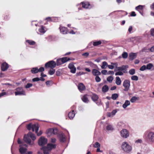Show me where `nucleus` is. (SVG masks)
Here are the masks:
<instances>
[{
  "instance_id": "b1692460",
  "label": "nucleus",
  "mask_w": 154,
  "mask_h": 154,
  "mask_svg": "<svg viewBox=\"0 0 154 154\" xmlns=\"http://www.w3.org/2000/svg\"><path fill=\"white\" fill-rule=\"evenodd\" d=\"M53 131V129L49 128L48 129L46 132L48 136L49 137L51 135H53L52 131Z\"/></svg>"
},
{
  "instance_id": "13d9d810",
  "label": "nucleus",
  "mask_w": 154,
  "mask_h": 154,
  "mask_svg": "<svg viewBox=\"0 0 154 154\" xmlns=\"http://www.w3.org/2000/svg\"><path fill=\"white\" fill-rule=\"evenodd\" d=\"M27 129L29 130H30L32 128V125L31 123L28 125L27 126Z\"/></svg>"
},
{
  "instance_id": "bb28decb",
  "label": "nucleus",
  "mask_w": 154,
  "mask_h": 154,
  "mask_svg": "<svg viewBox=\"0 0 154 154\" xmlns=\"http://www.w3.org/2000/svg\"><path fill=\"white\" fill-rule=\"evenodd\" d=\"M28 136H29L33 140H34L36 139L35 134L31 132H29L28 133Z\"/></svg>"
},
{
  "instance_id": "2eb2a0df",
  "label": "nucleus",
  "mask_w": 154,
  "mask_h": 154,
  "mask_svg": "<svg viewBox=\"0 0 154 154\" xmlns=\"http://www.w3.org/2000/svg\"><path fill=\"white\" fill-rule=\"evenodd\" d=\"M89 95L88 94H85L84 95L82 98V101L85 103H88L89 102V100L88 99V97Z\"/></svg>"
},
{
  "instance_id": "2f4dec72",
  "label": "nucleus",
  "mask_w": 154,
  "mask_h": 154,
  "mask_svg": "<svg viewBox=\"0 0 154 154\" xmlns=\"http://www.w3.org/2000/svg\"><path fill=\"white\" fill-rule=\"evenodd\" d=\"M107 66V63L105 61H104L102 62V65L101 66L102 69H105L106 68Z\"/></svg>"
},
{
  "instance_id": "f8f14e48",
  "label": "nucleus",
  "mask_w": 154,
  "mask_h": 154,
  "mask_svg": "<svg viewBox=\"0 0 154 154\" xmlns=\"http://www.w3.org/2000/svg\"><path fill=\"white\" fill-rule=\"evenodd\" d=\"M9 67L8 64L6 62L3 63L1 65V70L3 71H6Z\"/></svg>"
},
{
  "instance_id": "09e8293b",
  "label": "nucleus",
  "mask_w": 154,
  "mask_h": 154,
  "mask_svg": "<svg viewBox=\"0 0 154 154\" xmlns=\"http://www.w3.org/2000/svg\"><path fill=\"white\" fill-rule=\"evenodd\" d=\"M55 70L54 69H52V70H50L49 71V74L51 75H53L55 73Z\"/></svg>"
},
{
  "instance_id": "cd10ccee",
  "label": "nucleus",
  "mask_w": 154,
  "mask_h": 154,
  "mask_svg": "<svg viewBox=\"0 0 154 154\" xmlns=\"http://www.w3.org/2000/svg\"><path fill=\"white\" fill-rule=\"evenodd\" d=\"M75 113L74 111L70 112L68 114V116L70 119H72L75 116Z\"/></svg>"
},
{
  "instance_id": "412c9836",
  "label": "nucleus",
  "mask_w": 154,
  "mask_h": 154,
  "mask_svg": "<svg viewBox=\"0 0 154 154\" xmlns=\"http://www.w3.org/2000/svg\"><path fill=\"white\" fill-rule=\"evenodd\" d=\"M32 128L33 131L35 130V133H37L39 128L38 125L36 124H33L32 125Z\"/></svg>"
},
{
  "instance_id": "e433bc0d",
  "label": "nucleus",
  "mask_w": 154,
  "mask_h": 154,
  "mask_svg": "<svg viewBox=\"0 0 154 154\" xmlns=\"http://www.w3.org/2000/svg\"><path fill=\"white\" fill-rule=\"evenodd\" d=\"M101 43V42L100 41L94 42L93 45L94 46H98Z\"/></svg>"
},
{
  "instance_id": "f704fd0d",
  "label": "nucleus",
  "mask_w": 154,
  "mask_h": 154,
  "mask_svg": "<svg viewBox=\"0 0 154 154\" xmlns=\"http://www.w3.org/2000/svg\"><path fill=\"white\" fill-rule=\"evenodd\" d=\"M82 7L85 8H88L89 6L90 5V4L88 3L82 2Z\"/></svg>"
},
{
  "instance_id": "0e129e2a",
  "label": "nucleus",
  "mask_w": 154,
  "mask_h": 154,
  "mask_svg": "<svg viewBox=\"0 0 154 154\" xmlns=\"http://www.w3.org/2000/svg\"><path fill=\"white\" fill-rule=\"evenodd\" d=\"M116 112L117 111L116 110H114L111 112V113L112 114V115L113 116L115 115Z\"/></svg>"
},
{
  "instance_id": "7c9ffc66",
  "label": "nucleus",
  "mask_w": 154,
  "mask_h": 154,
  "mask_svg": "<svg viewBox=\"0 0 154 154\" xmlns=\"http://www.w3.org/2000/svg\"><path fill=\"white\" fill-rule=\"evenodd\" d=\"M56 65L60 66L63 64L61 58L58 59L57 60Z\"/></svg>"
},
{
  "instance_id": "052dcab7",
  "label": "nucleus",
  "mask_w": 154,
  "mask_h": 154,
  "mask_svg": "<svg viewBox=\"0 0 154 154\" xmlns=\"http://www.w3.org/2000/svg\"><path fill=\"white\" fill-rule=\"evenodd\" d=\"M57 129H54L53 131H52L53 134H57Z\"/></svg>"
},
{
  "instance_id": "e2e57ef3",
  "label": "nucleus",
  "mask_w": 154,
  "mask_h": 154,
  "mask_svg": "<svg viewBox=\"0 0 154 154\" xmlns=\"http://www.w3.org/2000/svg\"><path fill=\"white\" fill-rule=\"evenodd\" d=\"M114 74V72L113 71L110 70L108 71L107 72V75L111 74V75H113Z\"/></svg>"
},
{
  "instance_id": "7ed1b4c3",
  "label": "nucleus",
  "mask_w": 154,
  "mask_h": 154,
  "mask_svg": "<svg viewBox=\"0 0 154 154\" xmlns=\"http://www.w3.org/2000/svg\"><path fill=\"white\" fill-rule=\"evenodd\" d=\"M123 85L125 88L124 90L125 91H128L129 89L130 86V80L128 79L125 80L123 82Z\"/></svg>"
},
{
  "instance_id": "5fc2aeb1",
  "label": "nucleus",
  "mask_w": 154,
  "mask_h": 154,
  "mask_svg": "<svg viewBox=\"0 0 154 154\" xmlns=\"http://www.w3.org/2000/svg\"><path fill=\"white\" fill-rule=\"evenodd\" d=\"M32 86V85L30 83H28L25 86V88H29Z\"/></svg>"
},
{
  "instance_id": "680f3d73",
  "label": "nucleus",
  "mask_w": 154,
  "mask_h": 154,
  "mask_svg": "<svg viewBox=\"0 0 154 154\" xmlns=\"http://www.w3.org/2000/svg\"><path fill=\"white\" fill-rule=\"evenodd\" d=\"M108 68L110 69H112L114 68V66L112 65H107Z\"/></svg>"
},
{
  "instance_id": "79ce46f5",
  "label": "nucleus",
  "mask_w": 154,
  "mask_h": 154,
  "mask_svg": "<svg viewBox=\"0 0 154 154\" xmlns=\"http://www.w3.org/2000/svg\"><path fill=\"white\" fill-rule=\"evenodd\" d=\"M138 99L136 97H133L131 99L130 101L132 103H134Z\"/></svg>"
},
{
  "instance_id": "f3484780",
  "label": "nucleus",
  "mask_w": 154,
  "mask_h": 154,
  "mask_svg": "<svg viewBox=\"0 0 154 154\" xmlns=\"http://www.w3.org/2000/svg\"><path fill=\"white\" fill-rule=\"evenodd\" d=\"M92 74L95 76H98L101 75V72L97 70L93 69L92 70Z\"/></svg>"
},
{
  "instance_id": "ea45409f",
  "label": "nucleus",
  "mask_w": 154,
  "mask_h": 154,
  "mask_svg": "<svg viewBox=\"0 0 154 154\" xmlns=\"http://www.w3.org/2000/svg\"><path fill=\"white\" fill-rule=\"evenodd\" d=\"M131 79L132 80L137 81L138 80V77L136 75H133L131 76Z\"/></svg>"
},
{
  "instance_id": "5701e85b",
  "label": "nucleus",
  "mask_w": 154,
  "mask_h": 154,
  "mask_svg": "<svg viewBox=\"0 0 154 154\" xmlns=\"http://www.w3.org/2000/svg\"><path fill=\"white\" fill-rule=\"evenodd\" d=\"M122 81L119 77L117 76L116 78V83L118 85H121Z\"/></svg>"
},
{
  "instance_id": "c756f323",
  "label": "nucleus",
  "mask_w": 154,
  "mask_h": 154,
  "mask_svg": "<svg viewBox=\"0 0 154 154\" xmlns=\"http://www.w3.org/2000/svg\"><path fill=\"white\" fill-rule=\"evenodd\" d=\"M62 62L63 63L67 62V61L71 60L69 58L67 57H64L61 58Z\"/></svg>"
},
{
  "instance_id": "39448f33",
  "label": "nucleus",
  "mask_w": 154,
  "mask_h": 154,
  "mask_svg": "<svg viewBox=\"0 0 154 154\" xmlns=\"http://www.w3.org/2000/svg\"><path fill=\"white\" fill-rule=\"evenodd\" d=\"M44 68L43 67H41L39 69L36 67L32 68L31 71L33 74H36L38 72H42L44 71Z\"/></svg>"
},
{
  "instance_id": "dca6fc26",
  "label": "nucleus",
  "mask_w": 154,
  "mask_h": 154,
  "mask_svg": "<svg viewBox=\"0 0 154 154\" xmlns=\"http://www.w3.org/2000/svg\"><path fill=\"white\" fill-rule=\"evenodd\" d=\"M144 7V5H139L135 8V9L136 10L139 11L141 14H142V12L141 11L143 10Z\"/></svg>"
},
{
  "instance_id": "a878e982",
  "label": "nucleus",
  "mask_w": 154,
  "mask_h": 154,
  "mask_svg": "<svg viewBox=\"0 0 154 154\" xmlns=\"http://www.w3.org/2000/svg\"><path fill=\"white\" fill-rule=\"evenodd\" d=\"M130 104V101L128 100H126L124 104L122 105L123 107L125 109L128 106H129Z\"/></svg>"
},
{
  "instance_id": "a211bd4d",
  "label": "nucleus",
  "mask_w": 154,
  "mask_h": 154,
  "mask_svg": "<svg viewBox=\"0 0 154 154\" xmlns=\"http://www.w3.org/2000/svg\"><path fill=\"white\" fill-rule=\"evenodd\" d=\"M30 137L27 135H25L24 137V140L27 143L30 144L31 142V139L29 138Z\"/></svg>"
},
{
  "instance_id": "ddd939ff",
  "label": "nucleus",
  "mask_w": 154,
  "mask_h": 154,
  "mask_svg": "<svg viewBox=\"0 0 154 154\" xmlns=\"http://www.w3.org/2000/svg\"><path fill=\"white\" fill-rule=\"evenodd\" d=\"M148 139L152 142H154V132H150L147 136Z\"/></svg>"
},
{
  "instance_id": "6ab92c4d",
  "label": "nucleus",
  "mask_w": 154,
  "mask_h": 154,
  "mask_svg": "<svg viewBox=\"0 0 154 154\" xmlns=\"http://www.w3.org/2000/svg\"><path fill=\"white\" fill-rule=\"evenodd\" d=\"M60 32L63 34H66L67 32V29L64 27L60 26Z\"/></svg>"
},
{
  "instance_id": "393cba45",
  "label": "nucleus",
  "mask_w": 154,
  "mask_h": 154,
  "mask_svg": "<svg viewBox=\"0 0 154 154\" xmlns=\"http://www.w3.org/2000/svg\"><path fill=\"white\" fill-rule=\"evenodd\" d=\"M91 98L92 100L94 102L97 100L98 97L97 95L95 94H93L91 96Z\"/></svg>"
},
{
  "instance_id": "a19ab883",
  "label": "nucleus",
  "mask_w": 154,
  "mask_h": 154,
  "mask_svg": "<svg viewBox=\"0 0 154 154\" xmlns=\"http://www.w3.org/2000/svg\"><path fill=\"white\" fill-rule=\"evenodd\" d=\"M85 63H86V65L91 66H92L94 64L91 62L90 61H85Z\"/></svg>"
},
{
  "instance_id": "aec40b11",
  "label": "nucleus",
  "mask_w": 154,
  "mask_h": 154,
  "mask_svg": "<svg viewBox=\"0 0 154 154\" xmlns=\"http://www.w3.org/2000/svg\"><path fill=\"white\" fill-rule=\"evenodd\" d=\"M137 56L136 53H131L129 54V58L130 60H132L135 59Z\"/></svg>"
},
{
  "instance_id": "f03ea898",
  "label": "nucleus",
  "mask_w": 154,
  "mask_h": 154,
  "mask_svg": "<svg viewBox=\"0 0 154 154\" xmlns=\"http://www.w3.org/2000/svg\"><path fill=\"white\" fill-rule=\"evenodd\" d=\"M122 148L123 150L126 152H129L132 150L131 146L126 142L123 143L122 145Z\"/></svg>"
},
{
  "instance_id": "49530a36",
  "label": "nucleus",
  "mask_w": 154,
  "mask_h": 154,
  "mask_svg": "<svg viewBox=\"0 0 154 154\" xmlns=\"http://www.w3.org/2000/svg\"><path fill=\"white\" fill-rule=\"evenodd\" d=\"M146 65H143L142 66L140 69V70L141 71H143L146 69Z\"/></svg>"
},
{
  "instance_id": "37998d69",
  "label": "nucleus",
  "mask_w": 154,
  "mask_h": 154,
  "mask_svg": "<svg viewBox=\"0 0 154 154\" xmlns=\"http://www.w3.org/2000/svg\"><path fill=\"white\" fill-rule=\"evenodd\" d=\"M124 72L122 71H118L117 72H116L115 75H123Z\"/></svg>"
},
{
  "instance_id": "69168bd1",
  "label": "nucleus",
  "mask_w": 154,
  "mask_h": 154,
  "mask_svg": "<svg viewBox=\"0 0 154 154\" xmlns=\"http://www.w3.org/2000/svg\"><path fill=\"white\" fill-rule=\"evenodd\" d=\"M131 16L132 17H135L136 16V14L134 11H132L131 12Z\"/></svg>"
},
{
  "instance_id": "4d7b16f0",
  "label": "nucleus",
  "mask_w": 154,
  "mask_h": 154,
  "mask_svg": "<svg viewBox=\"0 0 154 154\" xmlns=\"http://www.w3.org/2000/svg\"><path fill=\"white\" fill-rule=\"evenodd\" d=\"M150 34L152 36H154V28L150 30Z\"/></svg>"
},
{
  "instance_id": "603ef678",
  "label": "nucleus",
  "mask_w": 154,
  "mask_h": 154,
  "mask_svg": "<svg viewBox=\"0 0 154 154\" xmlns=\"http://www.w3.org/2000/svg\"><path fill=\"white\" fill-rule=\"evenodd\" d=\"M100 144L98 142H96L94 145V147L96 148L100 147Z\"/></svg>"
},
{
  "instance_id": "f257e3e1",
  "label": "nucleus",
  "mask_w": 154,
  "mask_h": 154,
  "mask_svg": "<svg viewBox=\"0 0 154 154\" xmlns=\"http://www.w3.org/2000/svg\"><path fill=\"white\" fill-rule=\"evenodd\" d=\"M56 146V145L55 144L48 143L47 147H43L41 149L43 151L44 154H48L49 152L52 149H55Z\"/></svg>"
},
{
  "instance_id": "473e14b6",
  "label": "nucleus",
  "mask_w": 154,
  "mask_h": 154,
  "mask_svg": "<svg viewBox=\"0 0 154 154\" xmlns=\"http://www.w3.org/2000/svg\"><path fill=\"white\" fill-rule=\"evenodd\" d=\"M119 95L117 94H112L111 98L113 100H116L118 97Z\"/></svg>"
},
{
  "instance_id": "de8ad7c7",
  "label": "nucleus",
  "mask_w": 154,
  "mask_h": 154,
  "mask_svg": "<svg viewBox=\"0 0 154 154\" xmlns=\"http://www.w3.org/2000/svg\"><path fill=\"white\" fill-rule=\"evenodd\" d=\"M39 31L41 33H44L45 32V31L44 30V29L43 26H41V27L39 29Z\"/></svg>"
},
{
  "instance_id": "338daca9",
  "label": "nucleus",
  "mask_w": 154,
  "mask_h": 154,
  "mask_svg": "<svg viewBox=\"0 0 154 154\" xmlns=\"http://www.w3.org/2000/svg\"><path fill=\"white\" fill-rule=\"evenodd\" d=\"M6 94L5 92H2L0 93V97Z\"/></svg>"
},
{
  "instance_id": "4468645a",
  "label": "nucleus",
  "mask_w": 154,
  "mask_h": 154,
  "mask_svg": "<svg viewBox=\"0 0 154 154\" xmlns=\"http://www.w3.org/2000/svg\"><path fill=\"white\" fill-rule=\"evenodd\" d=\"M78 88L80 92H82L86 89L84 85L82 83H79L78 85Z\"/></svg>"
},
{
  "instance_id": "c03bdc74",
  "label": "nucleus",
  "mask_w": 154,
  "mask_h": 154,
  "mask_svg": "<svg viewBox=\"0 0 154 154\" xmlns=\"http://www.w3.org/2000/svg\"><path fill=\"white\" fill-rule=\"evenodd\" d=\"M122 57L123 58H126L128 57V53L126 52H124L122 54Z\"/></svg>"
},
{
  "instance_id": "4c0bfd02",
  "label": "nucleus",
  "mask_w": 154,
  "mask_h": 154,
  "mask_svg": "<svg viewBox=\"0 0 154 154\" xmlns=\"http://www.w3.org/2000/svg\"><path fill=\"white\" fill-rule=\"evenodd\" d=\"M26 42L28 43L29 45H34L35 44V42L33 41L27 40H26Z\"/></svg>"
},
{
  "instance_id": "58836bf2",
  "label": "nucleus",
  "mask_w": 154,
  "mask_h": 154,
  "mask_svg": "<svg viewBox=\"0 0 154 154\" xmlns=\"http://www.w3.org/2000/svg\"><path fill=\"white\" fill-rule=\"evenodd\" d=\"M106 129L108 131H112L113 130V128L111 125H108L106 127Z\"/></svg>"
},
{
  "instance_id": "6e6d98bb",
  "label": "nucleus",
  "mask_w": 154,
  "mask_h": 154,
  "mask_svg": "<svg viewBox=\"0 0 154 154\" xmlns=\"http://www.w3.org/2000/svg\"><path fill=\"white\" fill-rule=\"evenodd\" d=\"M40 80V79L38 78H33L32 79V81L33 82H37Z\"/></svg>"
},
{
  "instance_id": "8fccbe9b",
  "label": "nucleus",
  "mask_w": 154,
  "mask_h": 154,
  "mask_svg": "<svg viewBox=\"0 0 154 154\" xmlns=\"http://www.w3.org/2000/svg\"><path fill=\"white\" fill-rule=\"evenodd\" d=\"M95 80L97 82H98L101 81V79L98 76H96Z\"/></svg>"
},
{
  "instance_id": "9d476101",
  "label": "nucleus",
  "mask_w": 154,
  "mask_h": 154,
  "mask_svg": "<svg viewBox=\"0 0 154 154\" xmlns=\"http://www.w3.org/2000/svg\"><path fill=\"white\" fill-rule=\"evenodd\" d=\"M128 67L127 65H123L121 67H118L116 69H115V71H122L125 72V71L126 70V69Z\"/></svg>"
},
{
  "instance_id": "6e6552de",
  "label": "nucleus",
  "mask_w": 154,
  "mask_h": 154,
  "mask_svg": "<svg viewBox=\"0 0 154 154\" xmlns=\"http://www.w3.org/2000/svg\"><path fill=\"white\" fill-rule=\"evenodd\" d=\"M56 65V63L52 60L50 61L45 64V67H50L51 68H53L55 67Z\"/></svg>"
},
{
  "instance_id": "1a4fd4ad",
  "label": "nucleus",
  "mask_w": 154,
  "mask_h": 154,
  "mask_svg": "<svg viewBox=\"0 0 154 154\" xmlns=\"http://www.w3.org/2000/svg\"><path fill=\"white\" fill-rule=\"evenodd\" d=\"M121 136L124 138H127L129 135L128 131L126 129L122 130L121 131Z\"/></svg>"
},
{
  "instance_id": "c9c22d12",
  "label": "nucleus",
  "mask_w": 154,
  "mask_h": 154,
  "mask_svg": "<svg viewBox=\"0 0 154 154\" xmlns=\"http://www.w3.org/2000/svg\"><path fill=\"white\" fill-rule=\"evenodd\" d=\"M113 79V78L112 76H110L108 77L107 78V80L109 83H111Z\"/></svg>"
},
{
  "instance_id": "20e7f679",
  "label": "nucleus",
  "mask_w": 154,
  "mask_h": 154,
  "mask_svg": "<svg viewBox=\"0 0 154 154\" xmlns=\"http://www.w3.org/2000/svg\"><path fill=\"white\" fill-rule=\"evenodd\" d=\"M16 91L15 92V94L16 96L18 95H25L26 93L25 91L21 87H18L16 89Z\"/></svg>"
},
{
  "instance_id": "72a5a7b5",
  "label": "nucleus",
  "mask_w": 154,
  "mask_h": 154,
  "mask_svg": "<svg viewBox=\"0 0 154 154\" xmlns=\"http://www.w3.org/2000/svg\"><path fill=\"white\" fill-rule=\"evenodd\" d=\"M146 66V69L150 70L153 67V65L152 63H149Z\"/></svg>"
},
{
  "instance_id": "9b49d317",
  "label": "nucleus",
  "mask_w": 154,
  "mask_h": 154,
  "mask_svg": "<svg viewBox=\"0 0 154 154\" xmlns=\"http://www.w3.org/2000/svg\"><path fill=\"white\" fill-rule=\"evenodd\" d=\"M68 68L70 69V72L73 73L76 72V68L73 63H69L68 66Z\"/></svg>"
},
{
  "instance_id": "0eeeda50",
  "label": "nucleus",
  "mask_w": 154,
  "mask_h": 154,
  "mask_svg": "<svg viewBox=\"0 0 154 154\" xmlns=\"http://www.w3.org/2000/svg\"><path fill=\"white\" fill-rule=\"evenodd\" d=\"M48 142L47 139L42 137H40L38 141V144L40 146H43L46 144Z\"/></svg>"
},
{
  "instance_id": "a18cd8bd",
  "label": "nucleus",
  "mask_w": 154,
  "mask_h": 154,
  "mask_svg": "<svg viewBox=\"0 0 154 154\" xmlns=\"http://www.w3.org/2000/svg\"><path fill=\"white\" fill-rule=\"evenodd\" d=\"M129 73L131 75H133L135 73V70L134 69H131L129 71Z\"/></svg>"
},
{
  "instance_id": "bf43d9fd",
  "label": "nucleus",
  "mask_w": 154,
  "mask_h": 154,
  "mask_svg": "<svg viewBox=\"0 0 154 154\" xmlns=\"http://www.w3.org/2000/svg\"><path fill=\"white\" fill-rule=\"evenodd\" d=\"M56 141V139L54 138H52L51 139V142L53 143H54Z\"/></svg>"
},
{
  "instance_id": "c85d7f7f",
  "label": "nucleus",
  "mask_w": 154,
  "mask_h": 154,
  "mask_svg": "<svg viewBox=\"0 0 154 154\" xmlns=\"http://www.w3.org/2000/svg\"><path fill=\"white\" fill-rule=\"evenodd\" d=\"M109 89V88L108 86L107 85H105L102 87V91L103 93H106L108 91Z\"/></svg>"
},
{
  "instance_id": "4be33fe9",
  "label": "nucleus",
  "mask_w": 154,
  "mask_h": 154,
  "mask_svg": "<svg viewBox=\"0 0 154 154\" xmlns=\"http://www.w3.org/2000/svg\"><path fill=\"white\" fill-rule=\"evenodd\" d=\"M60 140V141L64 142L66 141V138L64 134L61 133L59 135Z\"/></svg>"
},
{
  "instance_id": "3c124183",
  "label": "nucleus",
  "mask_w": 154,
  "mask_h": 154,
  "mask_svg": "<svg viewBox=\"0 0 154 154\" xmlns=\"http://www.w3.org/2000/svg\"><path fill=\"white\" fill-rule=\"evenodd\" d=\"M89 53L88 52H85L84 53H83L82 54V56L85 57H87L89 55Z\"/></svg>"
},
{
  "instance_id": "864d4df0",
  "label": "nucleus",
  "mask_w": 154,
  "mask_h": 154,
  "mask_svg": "<svg viewBox=\"0 0 154 154\" xmlns=\"http://www.w3.org/2000/svg\"><path fill=\"white\" fill-rule=\"evenodd\" d=\"M101 73L104 75L107 74V71L106 70H103L101 71Z\"/></svg>"
},
{
  "instance_id": "423d86ee",
  "label": "nucleus",
  "mask_w": 154,
  "mask_h": 154,
  "mask_svg": "<svg viewBox=\"0 0 154 154\" xmlns=\"http://www.w3.org/2000/svg\"><path fill=\"white\" fill-rule=\"evenodd\" d=\"M19 151L21 154H25L26 151L27 146L26 144H22L20 145Z\"/></svg>"
},
{
  "instance_id": "774afa93",
  "label": "nucleus",
  "mask_w": 154,
  "mask_h": 154,
  "mask_svg": "<svg viewBox=\"0 0 154 154\" xmlns=\"http://www.w3.org/2000/svg\"><path fill=\"white\" fill-rule=\"evenodd\" d=\"M149 50L151 52H154V46L152 47L151 48L149 49Z\"/></svg>"
}]
</instances>
